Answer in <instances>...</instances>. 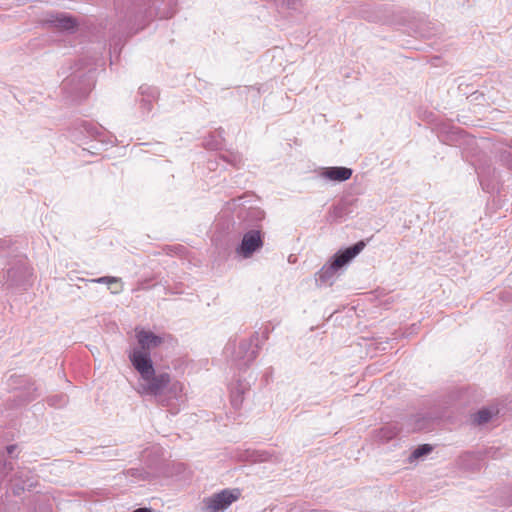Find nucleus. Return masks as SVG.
<instances>
[{"mask_svg": "<svg viewBox=\"0 0 512 512\" xmlns=\"http://www.w3.org/2000/svg\"><path fill=\"white\" fill-rule=\"evenodd\" d=\"M133 512H152V511L148 508H138V509L134 510Z\"/></svg>", "mask_w": 512, "mask_h": 512, "instance_id": "nucleus-16", "label": "nucleus"}, {"mask_svg": "<svg viewBox=\"0 0 512 512\" xmlns=\"http://www.w3.org/2000/svg\"><path fill=\"white\" fill-rule=\"evenodd\" d=\"M256 340V337L241 340L234 350V360L243 365L251 363L257 355Z\"/></svg>", "mask_w": 512, "mask_h": 512, "instance_id": "nucleus-6", "label": "nucleus"}, {"mask_svg": "<svg viewBox=\"0 0 512 512\" xmlns=\"http://www.w3.org/2000/svg\"><path fill=\"white\" fill-rule=\"evenodd\" d=\"M492 415L489 409H481L473 415V422L477 425L485 424L491 420Z\"/></svg>", "mask_w": 512, "mask_h": 512, "instance_id": "nucleus-10", "label": "nucleus"}, {"mask_svg": "<svg viewBox=\"0 0 512 512\" xmlns=\"http://www.w3.org/2000/svg\"><path fill=\"white\" fill-rule=\"evenodd\" d=\"M45 23L62 30H72L76 25L75 20L65 14L50 15Z\"/></svg>", "mask_w": 512, "mask_h": 512, "instance_id": "nucleus-9", "label": "nucleus"}, {"mask_svg": "<svg viewBox=\"0 0 512 512\" xmlns=\"http://www.w3.org/2000/svg\"><path fill=\"white\" fill-rule=\"evenodd\" d=\"M263 239L259 230H250L243 235L241 244L237 247L236 252L243 258H250L254 252L261 249Z\"/></svg>", "mask_w": 512, "mask_h": 512, "instance_id": "nucleus-4", "label": "nucleus"}, {"mask_svg": "<svg viewBox=\"0 0 512 512\" xmlns=\"http://www.w3.org/2000/svg\"><path fill=\"white\" fill-rule=\"evenodd\" d=\"M320 176L330 181L343 182L352 176V169L346 167H328L323 169Z\"/></svg>", "mask_w": 512, "mask_h": 512, "instance_id": "nucleus-8", "label": "nucleus"}, {"mask_svg": "<svg viewBox=\"0 0 512 512\" xmlns=\"http://www.w3.org/2000/svg\"><path fill=\"white\" fill-rule=\"evenodd\" d=\"M365 247L363 241H359L353 246L338 252L334 255L333 259L325 264L318 272V279L321 283H332V280L337 271L356 257Z\"/></svg>", "mask_w": 512, "mask_h": 512, "instance_id": "nucleus-2", "label": "nucleus"}, {"mask_svg": "<svg viewBox=\"0 0 512 512\" xmlns=\"http://www.w3.org/2000/svg\"><path fill=\"white\" fill-rule=\"evenodd\" d=\"M397 434V431L394 427H385L380 430L379 437L381 440H390L394 438Z\"/></svg>", "mask_w": 512, "mask_h": 512, "instance_id": "nucleus-11", "label": "nucleus"}, {"mask_svg": "<svg viewBox=\"0 0 512 512\" xmlns=\"http://www.w3.org/2000/svg\"><path fill=\"white\" fill-rule=\"evenodd\" d=\"M136 338L139 344V348L134 350H143L150 353V350L160 346L163 343V338L143 329H136Z\"/></svg>", "mask_w": 512, "mask_h": 512, "instance_id": "nucleus-7", "label": "nucleus"}, {"mask_svg": "<svg viewBox=\"0 0 512 512\" xmlns=\"http://www.w3.org/2000/svg\"><path fill=\"white\" fill-rule=\"evenodd\" d=\"M242 401H243L242 396L238 392L237 393L233 392L232 398H231V402H232L233 406H235V407L240 406Z\"/></svg>", "mask_w": 512, "mask_h": 512, "instance_id": "nucleus-14", "label": "nucleus"}, {"mask_svg": "<svg viewBox=\"0 0 512 512\" xmlns=\"http://www.w3.org/2000/svg\"><path fill=\"white\" fill-rule=\"evenodd\" d=\"M129 359L140 374V380L147 379L155 371L150 353L143 350H132Z\"/></svg>", "mask_w": 512, "mask_h": 512, "instance_id": "nucleus-5", "label": "nucleus"}, {"mask_svg": "<svg viewBox=\"0 0 512 512\" xmlns=\"http://www.w3.org/2000/svg\"><path fill=\"white\" fill-rule=\"evenodd\" d=\"M93 282H96V283H105V284H112V283H118L120 282V279L119 278H116V277H111V276H104V277H100L98 279H94Z\"/></svg>", "mask_w": 512, "mask_h": 512, "instance_id": "nucleus-13", "label": "nucleus"}, {"mask_svg": "<svg viewBox=\"0 0 512 512\" xmlns=\"http://www.w3.org/2000/svg\"><path fill=\"white\" fill-rule=\"evenodd\" d=\"M165 391H168L173 397H177L178 393L182 391V384L171 383V377L166 372L156 374L154 371L147 379L139 380L138 393L158 397L161 403H164L162 396Z\"/></svg>", "mask_w": 512, "mask_h": 512, "instance_id": "nucleus-1", "label": "nucleus"}, {"mask_svg": "<svg viewBox=\"0 0 512 512\" xmlns=\"http://www.w3.org/2000/svg\"><path fill=\"white\" fill-rule=\"evenodd\" d=\"M15 450H16V446L15 445H10V446L7 447L8 454H12Z\"/></svg>", "mask_w": 512, "mask_h": 512, "instance_id": "nucleus-15", "label": "nucleus"}, {"mask_svg": "<svg viewBox=\"0 0 512 512\" xmlns=\"http://www.w3.org/2000/svg\"><path fill=\"white\" fill-rule=\"evenodd\" d=\"M432 451V447L428 444H424L415 449L412 453V457L419 458L423 455H426Z\"/></svg>", "mask_w": 512, "mask_h": 512, "instance_id": "nucleus-12", "label": "nucleus"}, {"mask_svg": "<svg viewBox=\"0 0 512 512\" xmlns=\"http://www.w3.org/2000/svg\"><path fill=\"white\" fill-rule=\"evenodd\" d=\"M239 490L224 489L202 501V510L204 512H220L228 508L234 501L239 498Z\"/></svg>", "mask_w": 512, "mask_h": 512, "instance_id": "nucleus-3", "label": "nucleus"}]
</instances>
